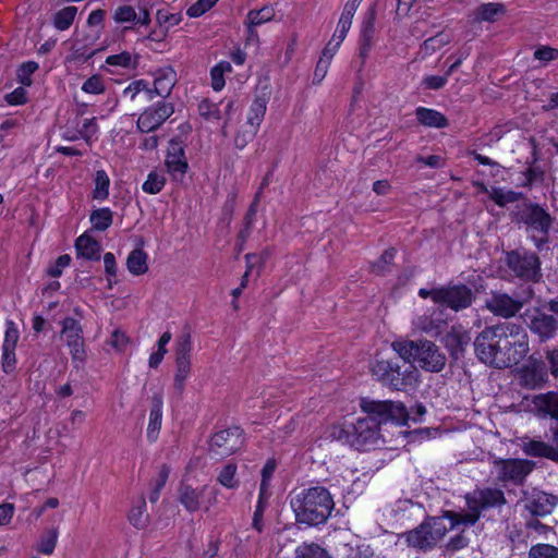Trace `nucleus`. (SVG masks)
<instances>
[{"mask_svg": "<svg viewBox=\"0 0 558 558\" xmlns=\"http://www.w3.org/2000/svg\"><path fill=\"white\" fill-rule=\"evenodd\" d=\"M154 75L155 93H157L158 96L167 98L177 84L175 71L171 66H165L156 70Z\"/></svg>", "mask_w": 558, "mask_h": 558, "instance_id": "c756f323", "label": "nucleus"}, {"mask_svg": "<svg viewBox=\"0 0 558 558\" xmlns=\"http://www.w3.org/2000/svg\"><path fill=\"white\" fill-rule=\"evenodd\" d=\"M415 117L417 122L426 128L445 129L449 125L448 119L435 109L417 107Z\"/></svg>", "mask_w": 558, "mask_h": 558, "instance_id": "473e14b6", "label": "nucleus"}, {"mask_svg": "<svg viewBox=\"0 0 558 558\" xmlns=\"http://www.w3.org/2000/svg\"><path fill=\"white\" fill-rule=\"evenodd\" d=\"M375 20L376 7L375 4H373L372 7L368 8L367 12L365 13L364 21L362 23L359 49V71H361L364 68L366 59L374 45Z\"/></svg>", "mask_w": 558, "mask_h": 558, "instance_id": "5701e85b", "label": "nucleus"}, {"mask_svg": "<svg viewBox=\"0 0 558 558\" xmlns=\"http://www.w3.org/2000/svg\"><path fill=\"white\" fill-rule=\"evenodd\" d=\"M19 330L12 320H8L5 324V333L2 348L15 349L19 341Z\"/></svg>", "mask_w": 558, "mask_h": 558, "instance_id": "4d7b16f0", "label": "nucleus"}, {"mask_svg": "<svg viewBox=\"0 0 558 558\" xmlns=\"http://www.w3.org/2000/svg\"><path fill=\"white\" fill-rule=\"evenodd\" d=\"M379 430L376 422L363 417L355 423L333 425L330 437L356 450H369L378 442Z\"/></svg>", "mask_w": 558, "mask_h": 558, "instance_id": "423d86ee", "label": "nucleus"}, {"mask_svg": "<svg viewBox=\"0 0 558 558\" xmlns=\"http://www.w3.org/2000/svg\"><path fill=\"white\" fill-rule=\"evenodd\" d=\"M174 112V105L165 100L146 108L136 121V128L142 133H149L160 128Z\"/></svg>", "mask_w": 558, "mask_h": 558, "instance_id": "dca6fc26", "label": "nucleus"}, {"mask_svg": "<svg viewBox=\"0 0 558 558\" xmlns=\"http://www.w3.org/2000/svg\"><path fill=\"white\" fill-rule=\"evenodd\" d=\"M61 335L65 337L66 345L73 363H84L86 360L83 328L78 320L73 317H65L62 322Z\"/></svg>", "mask_w": 558, "mask_h": 558, "instance_id": "2eb2a0df", "label": "nucleus"}, {"mask_svg": "<svg viewBox=\"0 0 558 558\" xmlns=\"http://www.w3.org/2000/svg\"><path fill=\"white\" fill-rule=\"evenodd\" d=\"M533 296L534 289L531 286L523 289L517 298L506 292L492 291L485 302V307L494 315L508 319L514 317Z\"/></svg>", "mask_w": 558, "mask_h": 558, "instance_id": "9d476101", "label": "nucleus"}, {"mask_svg": "<svg viewBox=\"0 0 558 558\" xmlns=\"http://www.w3.org/2000/svg\"><path fill=\"white\" fill-rule=\"evenodd\" d=\"M206 494L209 496L208 506L206 507V511H208L209 507L216 504L218 495L217 488L204 485L202 488L197 489L184 483H181L179 486V501L189 512H195L199 509V499Z\"/></svg>", "mask_w": 558, "mask_h": 558, "instance_id": "a211bd4d", "label": "nucleus"}, {"mask_svg": "<svg viewBox=\"0 0 558 558\" xmlns=\"http://www.w3.org/2000/svg\"><path fill=\"white\" fill-rule=\"evenodd\" d=\"M268 98L265 96H256L250 107L246 123L255 125L259 129L262 121L264 120Z\"/></svg>", "mask_w": 558, "mask_h": 558, "instance_id": "e433bc0d", "label": "nucleus"}, {"mask_svg": "<svg viewBox=\"0 0 558 558\" xmlns=\"http://www.w3.org/2000/svg\"><path fill=\"white\" fill-rule=\"evenodd\" d=\"M146 501L142 496L136 506H134L129 514L130 523L136 529H144L148 524V515L145 514Z\"/></svg>", "mask_w": 558, "mask_h": 558, "instance_id": "c03bdc74", "label": "nucleus"}, {"mask_svg": "<svg viewBox=\"0 0 558 558\" xmlns=\"http://www.w3.org/2000/svg\"><path fill=\"white\" fill-rule=\"evenodd\" d=\"M59 531L57 527L46 530L39 537L36 550L44 555H51L58 542Z\"/></svg>", "mask_w": 558, "mask_h": 558, "instance_id": "a19ab883", "label": "nucleus"}, {"mask_svg": "<svg viewBox=\"0 0 558 558\" xmlns=\"http://www.w3.org/2000/svg\"><path fill=\"white\" fill-rule=\"evenodd\" d=\"M392 348L403 360L417 363L426 372L439 373L446 366L445 353L429 340L395 341Z\"/></svg>", "mask_w": 558, "mask_h": 558, "instance_id": "20e7f679", "label": "nucleus"}, {"mask_svg": "<svg viewBox=\"0 0 558 558\" xmlns=\"http://www.w3.org/2000/svg\"><path fill=\"white\" fill-rule=\"evenodd\" d=\"M137 58L138 56L133 60L132 54L129 51H122L121 53L108 56L106 63L110 66L135 69L137 66Z\"/></svg>", "mask_w": 558, "mask_h": 558, "instance_id": "de8ad7c7", "label": "nucleus"}, {"mask_svg": "<svg viewBox=\"0 0 558 558\" xmlns=\"http://www.w3.org/2000/svg\"><path fill=\"white\" fill-rule=\"evenodd\" d=\"M294 558H332V556L317 543H303L296 547Z\"/></svg>", "mask_w": 558, "mask_h": 558, "instance_id": "ea45409f", "label": "nucleus"}, {"mask_svg": "<svg viewBox=\"0 0 558 558\" xmlns=\"http://www.w3.org/2000/svg\"><path fill=\"white\" fill-rule=\"evenodd\" d=\"M500 330V324L487 326L476 336L473 342L476 357L489 367L493 365V357L497 354V339Z\"/></svg>", "mask_w": 558, "mask_h": 558, "instance_id": "f3484780", "label": "nucleus"}, {"mask_svg": "<svg viewBox=\"0 0 558 558\" xmlns=\"http://www.w3.org/2000/svg\"><path fill=\"white\" fill-rule=\"evenodd\" d=\"M513 213V221L523 223L526 231L533 232L531 240L534 246L541 251L549 242V232L553 228L555 218L546 208L537 203L524 198V202L517 206Z\"/></svg>", "mask_w": 558, "mask_h": 558, "instance_id": "39448f33", "label": "nucleus"}, {"mask_svg": "<svg viewBox=\"0 0 558 558\" xmlns=\"http://www.w3.org/2000/svg\"><path fill=\"white\" fill-rule=\"evenodd\" d=\"M77 13L76 7H65L62 10L58 11L53 16V25L59 31L68 29Z\"/></svg>", "mask_w": 558, "mask_h": 558, "instance_id": "a18cd8bd", "label": "nucleus"}, {"mask_svg": "<svg viewBox=\"0 0 558 558\" xmlns=\"http://www.w3.org/2000/svg\"><path fill=\"white\" fill-rule=\"evenodd\" d=\"M551 438L548 442L541 439H530L523 444L522 450L526 456L546 458L558 463V426L550 427Z\"/></svg>", "mask_w": 558, "mask_h": 558, "instance_id": "4be33fe9", "label": "nucleus"}, {"mask_svg": "<svg viewBox=\"0 0 558 558\" xmlns=\"http://www.w3.org/2000/svg\"><path fill=\"white\" fill-rule=\"evenodd\" d=\"M300 524L318 526L325 524L335 508V501L326 487L314 486L302 489L290 501Z\"/></svg>", "mask_w": 558, "mask_h": 558, "instance_id": "f257e3e1", "label": "nucleus"}, {"mask_svg": "<svg viewBox=\"0 0 558 558\" xmlns=\"http://www.w3.org/2000/svg\"><path fill=\"white\" fill-rule=\"evenodd\" d=\"M448 532V526L440 515L426 517L425 520L415 529L404 532L403 537L408 546L427 551L436 547Z\"/></svg>", "mask_w": 558, "mask_h": 558, "instance_id": "6e6552de", "label": "nucleus"}, {"mask_svg": "<svg viewBox=\"0 0 558 558\" xmlns=\"http://www.w3.org/2000/svg\"><path fill=\"white\" fill-rule=\"evenodd\" d=\"M468 512H457L453 510H445L440 515L442 520H449V530H454L459 525L473 526L481 518V512L473 505H466Z\"/></svg>", "mask_w": 558, "mask_h": 558, "instance_id": "cd10ccee", "label": "nucleus"}, {"mask_svg": "<svg viewBox=\"0 0 558 558\" xmlns=\"http://www.w3.org/2000/svg\"><path fill=\"white\" fill-rule=\"evenodd\" d=\"M557 504L558 496L537 489H533L524 498V509L533 517H544L551 513Z\"/></svg>", "mask_w": 558, "mask_h": 558, "instance_id": "b1692460", "label": "nucleus"}, {"mask_svg": "<svg viewBox=\"0 0 558 558\" xmlns=\"http://www.w3.org/2000/svg\"><path fill=\"white\" fill-rule=\"evenodd\" d=\"M243 444V429L239 426L229 427L215 433L209 441V452L219 458L236 452Z\"/></svg>", "mask_w": 558, "mask_h": 558, "instance_id": "ddd939ff", "label": "nucleus"}, {"mask_svg": "<svg viewBox=\"0 0 558 558\" xmlns=\"http://www.w3.org/2000/svg\"><path fill=\"white\" fill-rule=\"evenodd\" d=\"M258 132V128L245 122L234 136V145L238 149H243L254 140Z\"/></svg>", "mask_w": 558, "mask_h": 558, "instance_id": "49530a36", "label": "nucleus"}, {"mask_svg": "<svg viewBox=\"0 0 558 558\" xmlns=\"http://www.w3.org/2000/svg\"><path fill=\"white\" fill-rule=\"evenodd\" d=\"M71 263V256L69 254L60 255L56 262L48 266L46 274L49 277L58 278L62 275V271Z\"/></svg>", "mask_w": 558, "mask_h": 558, "instance_id": "5fc2aeb1", "label": "nucleus"}, {"mask_svg": "<svg viewBox=\"0 0 558 558\" xmlns=\"http://www.w3.org/2000/svg\"><path fill=\"white\" fill-rule=\"evenodd\" d=\"M75 250L78 257L88 260L100 259L101 245L88 233H84L75 240Z\"/></svg>", "mask_w": 558, "mask_h": 558, "instance_id": "7c9ffc66", "label": "nucleus"}, {"mask_svg": "<svg viewBox=\"0 0 558 558\" xmlns=\"http://www.w3.org/2000/svg\"><path fill=\"white\" fill-rule=\"evenodd\" d=\"M534 58L543 62L554 61L558 59V49L549 46H542L534 51Z\"/></svg>", "mask_w": 558, "mask_h": 558, "instance_id": "338daca9", "label": "nucleus"}, {"mask_svg": "<svg viewBox=\"0 0 558 558\" xmlns=\"http://www.w3.org/2000/svg\"><path fill=\"white\" fill-rule=\"evenodd\" d=\"M137 13L132 5H120L114 10L113 20L118 24L136 22Z\"/></svg>", "mask_w": 558, "mask_h": 558, "instance_id": "864d4df0", "label": "nucleus"}, {"mask_svg": "<svg viewBox=\"0 0 558 558\" xmlns=\"http://www.w3.org/2000/svg\"><path fill=\"white\" fill-rule=\"evenodd\" d=\"M2 371L5 374L12 373L16 367L15 349L2 348L1 355Z\"/></svg>", "mask_w": 558, "mask_h": 558, "instance_id": "052dcab7", "label": "nucleus"}, {"mask_svg": "<svg viewBox=\"0 0 558 558\" xmlns=\"http://www.w3.org/2000/svg\"><path fill=\"white\" fill-rule=\"evenodd\" d=\"M362 0H349L342 11V14L340 16L339 23H338V29L333 35V40L336 39V46H340V44L343 41V39L347 36V33L349 32L352 19L354 16V13L359 5L361 4Z\"/></svg>", "mask_w": 558, "mask_h": 558, "instance_id": "2f4dec72", "label": "nucleus"}, {"mask_svg": "<svg viewBox=\"0 0 558 558\" xmlns=\"http://www.w3.org/2000/svg\"><path fill=\"white\" fill-rule=\"evenodd\" d=\"M168 171L175 177L184 174L189 168L183 141L177 136L170 140L165 160Z\"/></svg>", "mask_w": 558, "mask_h": 558, "instance_id": "a878e982", "label": "nucleus"}, {"mask_svg": "<svg viewBox=\"0 0 558 558\" xmlns=\"http://www.w3.org/2000/svg\"><path fill=\"white\" fill-rule=\"evenodd\" d=\"M497 354L493 357V368H510L522 362L530 352L529 336L525 329L515 323H500Z\"/></svg>", "mask_w": 558, "mask_h": 558, "instance_id": "7ed1b4c3", "label": "nucleus"}, {"mask_svg": "<svg viewBox=\"0 0 558 558\" xmlns=\"http://www.w3.org/2000/svg\"><path fill=\"white\" fill-rule=\"evenodd\" d=\"M504 264L511 277L525 284L538 283L543 278L539 256L524 247L504 251Z\"/></svg>", "mask_w": 558, "mask_h": 558, "instance_id": "0eeeda50", "label": "nucleus"}, {"mask_svg": "<svg viewBox=\"0 0 558 558\" xmlns=\"http://www.w3.org/2000/svg\"><path fill=\"white\" fill-rule=\"evenodd\" d=\"M544 171L538 167H529L523 175L525 181L521 184L523 187H531L535 182L544 180Z\"/></svg>", "mask_w": 558, "mask_h": 558, "instance_id": "0e129e2a", "label": "nucleus"}, {"mask_svg": "<svg viewBox=\"0 0 558 558\" xmlns=\"http://www.w3.org/2000/svg\"><path fill=\"white\" fill-rule=\"evenodd\" d=\"M505 13V5L501 3H484L474 11V19L477 22H495L498 16Z\"/></svg>", "mask_w": 558, "mask_h": 558, "instance_id": "c9c22d12", "label": "nucleus"}, {"mask_svg": "<svg viewBox=\"0 0 558 558\" xmlns=\"http://www.w3.org/2000/svg\"><path fill=\"white\" fill-rule=\"evenodd\" d=\"M526 326L529 330L537 337L539 343H545L554 339L558 333V317L545 312L541 307H535L527 316Z\"/></svg>", "mask_w": 558, "mask_h": 558, "instance_id": "4468645a", "label": "nucleus"}, {"mask_svg": "<svg viewBox=\"0 0 558 558\" xmlns=\"http://www.w3.org/2000/svg\"><path fill=\"white\" fill-rule=\"evenodd\" d=\"M361 409L367 414L366 420H373L378 428L387 422L405 425L409 421L407 407L400 401L361 399Z\"/></svg>", "mask_w": 558, "mask_h": 558, "instance_id": "1a4fd4ad", "label": "nucleus"}, {"mask_svg": "<svg viewBox=\"0 0 558 558\" xmlns=\"http://www.w3.org/2000/svg\"><path fill=\"white\" fill-rule=\"evenodd\" d=\"M520 385L527 389H539L548 381V368L543 360L530 359L519 372Z\"/></svg>", "mask_w": 558, "mask_h": 558, "instance_id": "412c9836", "label": "nucleus"}, {"mask_svg": "<svg viewBox=\"0 0 558 558\" xmlns=\"http://www.w3.org/2000/svg\"><path fill=\"white\" fill-rule=\"evenodd\" d=\"M38 70V63L35 61H27L22 63L17 71L16 76L17 81L24 86L32 85L31 76Z\"/></svg>", "mask_w": 558, "mask_h": 558, "instance_id": "603ef678", "label": "nucleus"}, {"mask_svg": "<svg viewBox=\"0 0 558 558\" xmlns=\"http://www.w3.org/2000/svg\"><path fill=\"white\" fill-rule=\"evenodd\" d=\"M275 16V11L271 7H264L260 10H251L247 13V33L250 36L256 35L255 27L266 23Z\"/></svg>", "mask_w": 558, "mask_h": 558, "instance_id": "f704fd0d", "label": "nucleus"}, {"mask_svg": "<svg viewBox=\"0 0 558 558\" xmlns=\"http://www.w3.org/2000/svg\"><path fill=\"white\" fill-rule=\"evenodd\" d=\"M166 184V178L156 171L148 173L146 181L143 183L142 189L148 194H158Z\"/></svg>", "mask_w": 558, "mask_h": 558, "instance_id": "09e8293b", "label": "nucleus"}, {"mask_svg": "<svg viewBox=\"0 0 558 558\" xmlns=\"http://www.w3.org/2000/svg\"><path fill=\"white\" fill-rule=\"evenodd\" d=\"M437 304L448 307L454 312L470 307L474 302V294L471 288L464 283L447 284L439 288Z\"/></svg>", "mask_w": 558, "mask_h": 558, "instance_id": "f8f14e48", "label": "nucleus"}, {"mask_svg": "<svg viewBox=\"0 0 558 558\" xmlns=\"http://www.w3.org/2000/svg\"><path fill=\"white\" fill-rule=\"evenodd\" d=\"M82 90L88 94L98 95L105 92L104 81L100 75L95 74L87 78L83 86Z\"/></svg>", "mask_w": 558, "mask_h": 558, "instance_id": "13d9d810", "label": "nucleus"}, {"mask_svg": "<svg viewBox=\"0 0 558 558\" xmlns=\"http://www.w3.org/2000/svg\"><path fill=\"white\" fill-rule=\"evenodd\" d=\"M495 464L499 466L498 480L515 485L522 484L534 466L533 462L520 459L497 460Z\"/></svg>", "mask_w": 558, "mask_h": 558, "instance_id": "aec40b11", "label": "nucleus"}, {"mask_svg": "<svg viewBox=\"0 0 558 558\" xmlns=\"http://www.w3.org/2000/svg\"><path fill=\"white\" fill-rule=\"evenodd\" d=\"M151 407L149 413V422L147 426V438L149 441H155L158 437L161 421H162V405L163 399L160 392H156L151 396Z\"/></svg>", "mask_w": 558, "mask_h": 558, "instance_id": "c85d7f7f", "label": "nucleus"}, {"mask_svg": "<svg viewBox=\"0 0 558 558\" xmlns=\"http://www.w3.org/2000/svg\"><path fill=\"white\" fill-rule=\"evenodd\" d=\"M396 253L397 251L393 247L385 250L380 257L372 264V272L378 276H385L387 272H390Z\"/></svg>", "mask_w": 558, "mask_h": 558, "instance_id": "79ce46f5", "label": "nucleus"}, {"mask_svg": "<svg viewBox=\"0 0 558 558\" xmlns=\"http://www.w3.org/2000/svg\"><path fill=\"white\" fill-rule=\"evenodd\" d=\"M218 0H197L194 4H192L186 14L191 17H198L210 10Z\"/></svg>", "mask_w": 558, "mask_h": 558, "instance_id": "bf43d9fd", "label": "nucleus"}, {"mask_svg": "<svg viewBox=\"0 0 558 558\" xmlns=\"http://www.w3.org/2000/svg\"><path fill=\"white\" fill-rule=\"evenodd\" d=\"M191 335H181L175 341V374L173 378V387L180 396L184 391L185 381L191 373Z\"/></svg>", "mask_w": 558, "mask_h": 558, "instance_id": "9b49d317", "label": "nucleus"}, {"mask_svg": "<svg viewBox=\"0 0 558 558\" xmlns=\"http://www.w3.org/2000/svg\"><path fill=\"white\" fill-rule=\"evenodd\" d=\"M198 112L205 119H221L220 110L218 106L208 99H203L198 105Z\"/></svg>", "mask_w": 558, "mask_h": 558, "instance_id": "6e6d98bb", "label": "nucleus"}, {"mask_svg": "<svg viewBox=\"0 0 558 558\" xmlns=\"http://www.w3.org/2000/svg\"><path fill=\"white\" fill-rule=\"evenodd\" d=\"M489 198L499 207H505L509 203H514L526 198L523 193L512 190L504 191L501 187H493Z\"/></svg>", "mask_w": 558, "mask_h": 558, "instance_id": "58836bf2", "label": "nucleus"}, {"mask_svg": "<svg viewBox=\"0 0 558 558\" xmlns=\"http://www.w3.org/2000/svg\"><path fill=\"white\" fill-rule=\"evenodd\" d=\"M148 255L143 248H134L126 259V267L134 276H141L148 271Z\"/></svg>", "mask_w": 558, "mask_h": 558, "instance_id": "72a5a7b5", "label": "nucleus"}, {"mask_svg": "<svg viewBox=\"0 0 558 558\" xmlns=\"http://www.w3.org/2000/svg\"><path fill=\"white\" fill-rule=\"evenodd\" d=\"M469 538L464 535V531H461L457 535L450 537V539L445 545V548L449 553H456L460 549L468 547Z\"/></svg>", "mask_w": 558, "mask_h": 558, "instance_id": "680f3d73", "label": "nucleus"}, {"mask_svg": "<svg viewBox=\"0 0 558 558\" xmlns=\"http://www.w3.org/2000/svg\"><path fill=\"white\" fill-rule=\"evenodd\" d=\"M442 342L451 359L458 361L464 356L465 349L471 342V336L461 326H452L445 335Z\"/></svg>", "mask_w": 558, "mask_h": 558, "instance_id": "bb28decb", "label": "nucleus"}, {"mask_svg": "<svg viewBox=\"0 0 558 558\" xmlns=\"http://www.w3.org/2000/svg\"><path fill=\"white\" fill-rule=\"evenodd\" d=\"M545 357L548 363V371L554 378H558V348L547 349Z\"/></svg>", "mask_w": 558, "mask_h": 558, "instance_id": "774afa93", "label": "nucleus"}, {"mask_svg": "<svg viewBox=\"0 0 558 558\" xmlns=\"http://www.w3.org/2000/svg\"><path fill=\"white\" fill-rule=\"evenodd\" d=\"M89 220L94 230L105 231L113 222V213L108 207L98 208L90 213Z\"/></svg>", "mask_w": 558, "mask_h": 558, "instance_id": "4c0bfd02", "label": "nucleus"}, {"mask_svg": "<svg viewBox=\"0 0 558 558\" xmlns=\"http://www.w3.org/2000/svg\"><path fill=\"white\" fill-rule=\"evenodd\" d=\"M529 558H558V547L549 544L533 545L527 554Z\"/></svg>", "mask_w": 558, "mask_h": 558, "instance_id": "3c124183", "label": "nucleus"}, {"mask_svg": "<svg viewBox=\"0 0 558 558\" xmlns=\"http://www.w3.org/2000/svg\"><path fill=\"white\" fill-rule=\"evenodd\" d=\"M533 410L538 418H549L558 426V391H547L533 397Z\"/></svg>", "mask_w": 558, "mask_h": 558, "instance_id": "393cba45", "label": "nucleus"}, {"mask_svg": "<svg viewBox=\"0 0 558 558\" xmlns=\"http://www.w3.org/2000/svg\"><path fill=\"white\" fill-rule=\"evenodd\" d=\"M374 378L391 391L407 392L418 383V371L414 364L403 360L399 354L389 359L376 357L369 366Z\"/></svg>", "mask_w": 558, "mask_h": 558, "instance_id": "f03ea898", "label": "nucleus"}, {"mask_svg": "<svg viewBox=\"0 0 558 558\" xmlns=\"http://www.w3.org/2000/svg\"><path fill=\"white\" fill-rule=\"evenodd\" d=\"M448 82L445 75H427L423 78L422 85L425 89L438 90L441 89Z\"/></svg>", "mask_w": 558, "mask_h": 558, "instance_id": "69168bd1", "label": "nucleus"}, {"mask_svg": "<svg viewBox=\"0 0 558 558\" xmlns=\"http://www.w3.org/2000/svg\"><path fill=\"white\" fill-rule=\"evenodd\" d=\"M95 187L93 190V198L105 201L109 196L110 179L105 170H97L94 179Z\"/></svg>", "mask_w": 558, "mask_h": 558, "instance_id": "37998d69", "label": "nucleus"}, {"mask_svg": "<svg viewBox=\"0 0 558 558\" xmlns=\"http://www.w3.org/2000/svg\"><path fill=\"white\" fill-rule=\"evenodd\" d=\"M156 20L160 26L167 24L169 28L170 26L178 25L182 21V16L180 13H169L166 10H158Z\"/></svg>", "mask_w": 558, "mask_h": 558, "instance_id": "e2e57ef3", "label": "nucleus"}, {"mask_svg": "<svg viewBox=\"0 0 558 558\" xmlns=\"http://www.w3.org/2000/svg\"><path fill=\"white\" fill-rule=\"evenodd\" d=\"M235 473L236 465L234 463H228L222 468L217 480L222 486L229 489L236 488L239 486V482L234 478Z\"/></svg>", "mask_w": 558, "mask_h": 558, "instance_id": "8fccbe9b", "label": "nucleus"}, {"mask_svg": "<svg viewBox=\"0 0 558 558\" xmlns=\"http://www.w3.org/2000/svg\"><path fill=\"white\" fill-rule=\"evenodd\" d=\"M465 504L473 505L482 513L492 508H499L507 504L505 494L499 488H476L465 495Z\"/></svg>", "mask_w": 558, "mask_h": 558, "instance_id": "6ab92c4d", "label": "nucleus"}]
</instances>
